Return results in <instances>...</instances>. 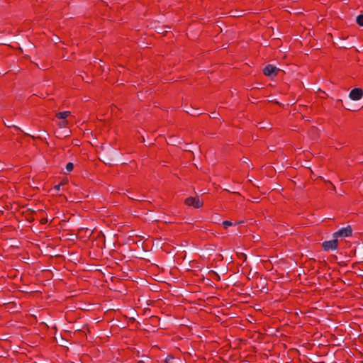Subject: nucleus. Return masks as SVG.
Wrapping results in <instances>:
<instances>
[{"mask_svg": "<svg viewBox=\"0 0 363 363\" xmlns=\"http://www.w3.org/2000/svg\"><path fill=\"white\" fill-rule=\"evenodd\" d=\"M184 203L188 206H193L196 208H199L203 206V201L200 200L198 196L186 198L184 201Z\"/></svg>", "mask_w": 363, "mask_h": 363, "instance_id": "f257e3e1", "label": "nucleus"}, {"mask_svg": "<svg viewBox=\"0 0 363 363\" xmlns=\"http://www.w3.org/2000/svg\"><path fill=\"white\" fill-rule=\"evenodd\" d=\"M352 230L350 225L347 226L346 228H342L338 231L335 232L333 234V238H338V237H349L352 235Z\"/></svg>", "mask_w": 363, "mask_h": 363, "instance_id": "f03ea898", "label": "nucleus"}, {"mask_svg": "<svg viewBox=\"0 0 363 363\" xmlns=\"http://www.w3.org/2000/svg\"><path fill=\"white\" fill-rule=\"evenodd\" d=\"M338 245V240L337 238H334L333 240L329 241H325L323 242V247L325 250L328 251L330 250H336Z\"/></svg>", "mask_w": 363, "mask_h": 363, "instance_id": "7ed1b4c3", "label": "nucleus"}, {"mask_svg": "<svg viewBox=\"0 0 363 363\" xmlns=\"http://www.w3.org/2000/svg\"><path fill=\"white\" fill-rule=\"evenodd\" d=\"M363 96V91L360 88L353 89L349 94L350 98L353 101L359 100Z\"/></svg>", "mask_w": 363, "mask_h": 363, "instance_id": "20e7f679", "label": "nucleus"}, {"mask_svg": "<svg viewBox=\"0 0 363 363\" xmlns=\"http://www.w3.org/2000/svg\"><path fill=\"white\" fill-rule=\"evenodd\" d=\"M279 69H277L275 66L274 65H267L264 69H263V72L264 74L266 75V76H268V77H272L273 75H277V72L279 71Z\"/></svg>", "mask_w": 363, "mask_h": 363, "instance_id": "39448f33", "label": "nucleus"}, {"mask_svg": "<svg viewBox=\"0 0 363 363\" xmlns=\"http://www.w3.org/2000/svg\"><path fill=\"white\" fill-rule=\"evenodd\" d=\"M70 115L69 111H62L56 113V117L59 119H65L67 117H68Z\"/></svg>", "mask_w": 363, "mask_h": 363, "instance_id": "423d86ee", "label": "nucleus"}, {"mask_svg": "<svg viewBox=\"0 0 363 363\" xmlns=\"http://www.w3.org/2000/svg\"><path fill=\"white\" fill-rule=\"evenodd\" d=\"M357 23L358 25L363 26V14L359 15L357 17Z\"/></svg>", "mask_w": 363, "mask_h": 363, "instance_id": "0eeeda50", "label": "nucleus"}, {"mask_svg": "<svg viewBox=\"0 0 363 363\" xmlns=\"http://www.w3.org/2000/svg\"><path fill=\"white\" fill-rule=\"evenodd\" d=\"M73 168H74V164L72 162H68L67 164H66V170L67 172H72L73 170Z\"/></svg>", "mask_w": 363, "mask_h": 363, "instance_id": "6e6552de", "label": "nucleus"}, {"mask_svg": "<svg viewBox=\"0 0 363 363\" xmlns=\"http://www.w3.org/2000/svg\"><path fill=\"white\" fill-rule=\"evenodd\" d=\"M223 226L224 227V228H228L229 226H231L233 225V223L232 222L230 221H228V220H225V221H223V223H222Z\"/></svg>", "mask_w": 363, "mask_h": 363, "instance_id": "1a4fd4ad", "label": "nucleus"}, {"mask_svg": "<svg viewBox=\"0 0 363 363\" xmlns=\"http://www.w3.org/2000/svg\"><path fill=\"white\" fill-rule=\"evenodd\" d=\"M174 358L172 357H168L165 359L166 363H173Z\"/></svg>", "mask_w": 363, "mask_h": 363, "instance_id": "9d476101", "label": "nucleus"}, {"mask_svg": "<svg viewBox=\"0 0 363 363\" xmlns=\"http://www.w3.org/2000/svg\"><path fill=\"white\" fill-rule=\"evenodd\" d=\"M63 185V184H60L58 185H56L55 186V189L57 190V191H59L60 189V186Z\"/></svg>", "mask_w": 363, "mask_h": 363, "instance_id": "9b49d317", "label": "nucleus"}, {"mask_svg": "<svg viewBox=\"0 0 363 363\" xmlns=\"http://www.w3.org/2000/svg\"><path fill=\"white\" fill-rule=\"evenodd\" d=\"M137 363H145L144 361L140 360Z\"/></svg>", "mask_w": 363, "mask_h": 363, "instance_id": "f8f14e48", "label": "nucleus"}, {"mask_svg": "<svg viewBox=\"0 0 363 363\" xmlns=\"http://www.w3.org/2000/svg\"><path fill=\"white\" fill-rule=\"evenodd\" d=\"M62 123H63L64 125H65L67 123V121H63Z\"/></svg>", "mask_w": 363, "mask_h": 363, "instance_id": "ddd939ff", "label": "nucleus"}]
</instances>
